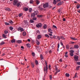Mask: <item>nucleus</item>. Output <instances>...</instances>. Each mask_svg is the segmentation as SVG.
<instances>
[{"instance_id": "obj_1", "label": "nucleus", "mask_w": 80, "mask_h": 80, "mask_svg": "<svg viewBox=\"0 0 80 80\" xmlns=\"http://www.w3.org/2000/svg\"><path fill=\"white\" fill-rule=\"evenodd\" d=\"M45 62L46 65V67H44V70L45 72L46 70V72L47 73V70H48V65H47V61H45Z\"/></svg>"}, {"instance_id": "obj_2", "label": "nucleus", "mask_w": 80, "mask_h": 80, "mask_svg": "<svg viewBox=\"0 0 80 80\" xmlns=\"http://www.w3.org/2000/svg\"><path fill=\"white\" fill-rule=\"evenodd\" d=\"M48 3H46L43 5V7L44 8L48 7Z\"/></svg>"}, {"instance_id": "obj_3", "label": "nucleus", "mask_w": 80, "mask_h": 80, "mask_svg": "<svg viewBox=\"0 0 80 80\" xmlns=\"http://www.w3.org/2000/svg\"><path fill=\"white\" fill-rule=\"evenodd\" d=\"M36 49H37L39 52H42V49L40 48V47H36Z\"/></svg>"}, {"instance_id": "obj_4", "label": "nucleus", "mask_w": 80, "mask_h": 80, "mask_svg": "<svg viewBox=\"0 0 80 80\" xmlns=\"http://www.w3.org/2000/svg\"><path fill=\"white\" fill-rule=\"evenodd\" d=\"M36 27L38 28H40V27H42V23H39L37 24L36 25Z\"/></svg>"}, {"instance_id": "obj_5", "label": "nucleus", "mask_w": 80, "mask_h": 80, "mask_svg": "<svg viewBox=\"0 0 80 80\" xmlns=\"http://www.w3.org/2000/svg\"><path fill=\"white\" fill-rule=\"evenodd\" d=\"M37 12L35 11L34 13H32L31 14V17H34L35 15H37Z\"/></svg>"}, {"instance_id": "obj_6", "label": "nucleus", "mask_w": 80, "mask_h": 80, "mask_svg": "<svg viewBox=\"0 0 80 80\" xmlns=\"http://www.w3.org/2000/svg\"><path fill=\"white\" fill-rule=\"evenodd\" d=\"M18 31H19V32H23V31H24L25 29H24L22 28H21V27H19L18 29Z\"/></svg>"}, {"instance_id": "obj_7", "label": "nucleus", "mask_w": 80, "mask_h": 80, "mask_svg": "<svg viewBox=\"0 0 80 80\" xmlns=\"http://www.w3.org/2000/svg\"><path fill=\"white\" fill-rule=\"evenodd\" d=\"M18 3V1H17V0H14L13 2V5H16Z\"/></svg>"}, {"instance_id": "obj_8", "label": "nucleus", "mask_w": 80, "mask_h": 80, "mask_svg": "<svg viewBox=\"0 0 80 80\" xmlns=\"http://www.w3.org/2000/svg\"><path fill=\"white\" fill-rule=\"evenodd\" d=\"M74 59L75 60L77 61L78 60V56L76 55L74 57Z\"/></svg>"}, {"instance_id": "obj_9", "label": "nucleus", "mask_w": 80, "mask_h": 80, "mask_svg": "<svg viewBox=\"0 0 80 80\" xmlns=\"http://www.w3.org/2000/svg\"><path fill=\"white\" fill-rule=\"evenodd\" d=\"M23 10H24V11L27 12L28 10V8L26 7H24L23 8Z\"/></svg>"}, {"instance_id": "obj_10", "label": "nucleus", "mask_w": 80, "mask_h": 80, "mask_svg": "<svg viewBox=\"0 0 80 80\" xmlns=\"http://www.w3.org/2000/svg\"><path fill=\"white\" fill-rule=\"evenodd\" d=\"M48 32H49L50 33L52 34L53 33V32H52V30L51 28H49L48 29Z\"/></svg>"}, {"instance_id": "obj_11", "label": "nucleus", "mask_w": 80, "mask_h": 80, "mask_svg": "<svg viewBox=\"0 0 80 80\" xmlns=\"http://www.w3.org/2000/svg\"><path fill=\"white\" fill-rule=\"evenodd\" d=\"M77 75H78V74H77V73H75L74 76L73 77V78H78V76Z\"/></svg>"}, {"instance_id": "obj_12", "label": "nucleus", "mask_w": 80, "mask_h": 80, "mask_svg": "<svg viewBox=\"0 0 80 80\" xmlns=\"http://www.w3.org/2000/svg\"><path fill=\"white\" fill-rule=\"evenodd\" d=\"M57 40H60L61 38H60V36H56V39Z\"/></svg>"}, {"instance_id": "obj_13", "label": "nucleus", "mask_w": 80, "mask_h": 80, "mask_svg": "<svg viewBox=\"0 0 80 80\" xmlns=\"http://www.w3.org/2000/svg\"><path fill=\"white\" fill-rule=\"evenodd\" d=\"M5 10H6L7 11H11V9H10V8H5Z\"/></svg>"}, {"instance_id": "obj_14", "label": "nucleus", "mask_w": 80, "mask_h": 80, "mask_svg": "<svg viewBox=\"0 0 80 80\" xmlns=\"http://www.w3.org/2000/svg\"><path fill=\"white\" fill-rule=\"evenodd\" d=\"M79 46L78 45H75L74 46V48H78Z\"/></svg>"}, {"instance_id": "obj_15", "label": "nucleus", "mask_w": 80, "mask_h": 80, "mask_svg": "<svg viewBox=\"0 0 80 80\" xmlns=\"http://www.w3.org/2000/svg\"><path fill=\"white\" fill-rule=\"evenodd\" d=\"M59 47H60V44L59 43H58V48L57 49V50L58 52V51H59V49L58 48H59Z\"/></svg>"}, {"instance_id": "obj_16", "label": "nucleus", "mask_w": 80, "mask_h": 80, "mask_svg": "<svg viewBox=\"0 0 80 80\" xmlns=\"http://www.w3.org/2000/svg\"><path fill=\"white\" fill-rule=\"evenodd\" d=\"M37 37L38 39H40V38H42V36H41V35H38Z\"/></svg>"}, {"instance_id": "obj_17", "label": "nucleus", "mask_w": 80, "mask_h": 80, "mask_svg": "<svg viewBox=\"0 0 80 80\" xmlns=\"http://www.w3.org/2000/svg\"><path fill=\"white\" fill-rule=\"evenodd\" d=\"M36 2L37 4V5H38V4H39V3H40V1L38 0H36Z\"/></svg>"}, {"instance_id": "obj_18", "label": "nucleus", "mask_w": 80, "mask_h": 80, "mask_svg": "<svg viewBox=\"0 0 80 80\" xmlns=\"http://www.w3.org/2000/svg\"><path fill=\"white\" fill-rule=\"evenodd\" d=\"M71 39L73 40H77V39L75 38L71 37Z\"/></svg>"}, {"instance_id": "obj_19", "label": "nucleus", "mask_w": 80, "mask_h": 80, "mask_svg": "<svg viewBox=\"0 0 80 80\" xmlns=\"http://www.w3.org/2000/svg\"><path fill=\"white\" fill-rule=\"evenodd\" d=\"M63 2H60L58 4V6H60V5H62Z\"/></svg>"}, {"instance_id": "obj_20", "label": "nucleus", "mask_w": 80, "mask_h": 80, "mask_svg": "<svg viewBox=\"0 0 80 80\" xmlns=\"http://www.w3.org/2000/svg\"><path fill=\"white\" fill-rule=\"evenodd\" d=\"M5 43L3 41H2L0 43V45H4V44Z\"/></svg>"}, {"instance_id": "obj_21", "label": "nucleus", "mask_w": 80, "mask_h": 80, "mask_svg": "<svg viewBox=\"0 0 80 80\" xmlns=\"http://www.w3.org/2000/svg\"><path fill=\"white\" fill-rule=\"evenodd\" d=\"M65 75L67 77H70V74H69L68 73H66Z\"/></svg>"}, {"instance_id": "obj_22", "label": "nucleus", "mask_w": 80, "mask_h": 80, "mask_svg": "<svg viewBox=\"0 0 80 80\" xmlns=\"http://www.w3.org/2000/svg\"><path fill=\"white\" fill-rule=\"evenodd\" d=\"M35 64L36 65H38V61H37V60H36L35 61Z\"/></svg>"}, {"instance_id": "obj_23", "label": "nucleus", "mask_w": 80, "mask_h": 80, "mask_svg": "<svg viewBox=\"0 0 80 80\" xmlns=\"http://www.w3.org/2000/svg\"><path fill=\"white\" fill-rule=\"evenodd\" d=\"M11 42L12 43H15V39H12L11 40Z\"/></svg>"}, {"instance_id": "obj_24", "label": "nucleus", "mask_w": 80, "mask_h": 80, "mask_svg": "<svg viewBox=\"0 0 80 80\" xmlns=\"http://www.w3.org/2000/svg\"><path fill=\"white\" fill-rule=\"evenodd\" d=\"M26 46L27 47L29 48V47H30V44H27L26 45Z\"/></svg>"}, {"instance_id": "obj_25", "label": "nucleus", "mask_w": 80, "mask_h": 80, "mask_svg": "<svg viewBox=\"0 0 80 80\" xmlns=\"http://www.w3.org/2000/svg\"><path fill=\"white\" fill-rule=\"evenodd\" d=\"M47 25L45 24L43 26V28L44 29H46V28H47Z\"/></svg>"}, {"instance_id": "obj_26", "label": "nucleus", "mask_w": 80, "mask_h": 80, "mask_svg": "<svg viewBox=\"0 0 80 80\" xmlns=\"http://www.w3.org/2000/svg\"><path fill=\"white\" fill-rule=\"evenodd\" d=\"M23 36H25V35H26V32H25L24 31L23 32Z\"/></svg>"}, {"instance_id": "obj_27", "label": "nucleus", "mask_w": 80, "mask_h": 80, "mask_svg": "<svg viewBox=\"0 0 80 80\" xmlns=\"http://www.w3.org/2000/svg\"><path fill=\"white\" fill-rule=\"evenodd\" d=\"M56 2H57L56 1V0H53V3L54 5H56V3H57Z\"/></svg>"}, {"instance_id": "obj_28", "label": "nucleus", "mask_w": 80, "mask_h": 80, "mask_svg": "<svg viewBox=\"0 0 80 80\" xmlns=\"http://www.w3.org/2000/svg\"><path fill=\"white\" fill-rule=\"evenodd\" d=\"M60 37H61V39H62V40H65V38H64V37H63V36H61Z\"/></svg>"}, {"instance_id": "obj_29", "label": "nucleus", "mask_w": 80, "mask_h": 80, "mask_svg": "<svg viewBox=\"0 0 80 80\" xmlns=\"http://www.w3.org/2000/svg\"><path fill=\"white\" fill-rule=\"evenodd\" d=\"M17 42L18 43H22V41H21V40H18V41H17Z\"/></svg>"}, {"instance_id": "obj_30", "label": "nucleus", "mask_w": 80, "mask_h": 80, "mask_svg": "<svg viewBox=\"0 0 80 80\" xmlns=\"http://www.w3.org/2000/svg\"><path fill=\"white\" fill-rule=\"evenodd\" d=\"M54 67H55V70H58V68H57V65H55L54 66Z\"/></svg>"}, {"instance_id": "obj_31", "label": "nucleus", "mask_w": 80, "mask_h": 80, "mask_svg": "<svg viewBox=\"0 0 80 80\" xmlns=\"http://www.w3.org/2000/svg\"><path fill=\"white\" fill-rule=\"evenodd\" d=\"M32 64V68H33V67H34V63L33 62H32L31 63Z\"/></svg>"}, {"instance_id": "obj_32", "label": "nucleus", "mask_w": 80, "mask_h": 80, "mask_svg": "<svg viewBox=\"0 0 80 80\" xmlns=\"http://www.w3.org/2000/svg\"><path fill=\"white\" fill-rule=\"evenodd\" d=\"M42 15H38L37 17L39 18H40V17H42Z\"/></svg>"}, {"instance_id": "obj_33", "label": "nucleus", "mask_w": 80, "mask_h": 80, "mask_svg": "<svg viewBox=\"0 0 80 80\" xmlns=\"http://www.w3.org/2000/svg\"><path fill=\"white\" fill-rule=\"evenodd\" d=\"M17 7H19L20 5V3L19 2L17 4Z\"/></svg>"}, {"instance_id": "obj_34", "label": "nucleus", "mask_w": 80, "mask_h": 80, "mask_svg": "<svg viewBox=\"0 0 80 80\" xmlns=\"http://www.w3.org/2000/svg\"><path fill=\"white\" fill-rule=\"evenodd\" d=\"M40 58L41 60H42V59H43V56H42V55H40Z\"/></svg>"}, {"instance_id": "obj_35", "label": "nucleus", "mask_w": 80, "mask_h": 80, "mask_svg": "<svg viewBox=\"0 0 80 80\" xmlns=\"http://www.w3.org/2000/svg\"><path fill=\"white\" fill-rule=\"evenodd\" d=\"M70 55L71 56V57H73V53H70Z\"/></svg>"}, {"instance_id": "obj_36", "label": "nucleus", "mask_w": 80, "mask_h": 80, "mask_svg": "<svg viewBox=\"0 0 80 80\" xmlns=\"http://www.w3.org/2000/svg\"><path fill=\"white\" fill-rule=\"evenodd\" d=\"M76 7H77V8H78V9L79 8H80V5H77L76 6Z\"/></svg>"}, {"instance_id": "obj_37", "label": "nucleus", "mask_w": 80, "mask_h": 80, "mask_svg": "<svg viewBox=\"0 0 80 80\" xmlns=\"http://www.w3.org/2000/svg\"><path fill=\"white\" fill-rule=\"evenodd\" d=\"M49 78L50 80H52V75H50L49 76Z\"/></svg>"}, {"instance_id": "obj_38", "label": "nucleus", "mask_w": 80, "mask_h": 80, "mask_svg": "<svg viewBox=\"0 0 80 80\" xmlns=\"http://www.w3.org/2000/svg\"><path fill=\"white\" fill-rule=\"evenodd\" d=\"M9 22L10 23H11V24H13V21H10Z\"/></svg>"}, {"instance_id": "obj_39", "label": "nucleus", "mask_w": 80, "mask_h": 80, "mask_svg": "<svg viewBox=\"0 0 80 80\" xmlns=\"http://www.w3.org/2000/svg\"><path fill=\"white\" fill-rule=\"evenodd\" d=\"M2 37H3V38H6V35H5L3 34L2 35Z\"/></svg>"}, {"instance_id": "obj_40", "label": "nucleus", "mask_w": 80, "mask_h": 80, "mask_svg": "<svg viewBox=\"0 0 80 80\" xmlns=\"http://www.w3.org/2000/svg\"><path fill=\"white\" fill-rule=\"evenodd\" d=\"M30 22L31 23H34V21L32 19H31L30 20Z\"/></svg>"}, {"instance_id": "obj_41", "label": "nucleus", "mask_w": 80, "mask_h": 80, "mask_svg": "<svg viewBox=\"0 0 80 80\" xmlns=\"http://www.w3.org/2000/svg\"><path fill=\"white\" fill-rule=\"evenodd\" d=\"M45 37H47V38H49V36L48 35V34H46L45 35Z\"/></svg>"}, {"instance_id": "obj_42", "label": "nucleus", "mask_w": 80, "mask_h": 80, "mask_svg": "<svg viewBox=\"0 0 80 80\" xmlns=\"http://www.w3.org/2000/svg\"><path fill=\"white\" fill-rule=\"evenodd\" d=\"M9 29L11 30H13V27H9Z\"/></svg>"}, {"instance_id": "obj_43", "label": "nucleus", "mask_w": 80, "mask_h": 80, "mask_svg": "<svg viewBox=\"0 0 80 80\" xmlns=\"http://www.w3.org/2000/svg\"><path fill=\"white\" fill-rule=\"evenodd\" d=\"M36 43L38 45H40V42H38V41H37L36 42Z\"/></svg>"}, {"instance_id": "obj_44", "label": "nucleus", "mask_w": 80, "mask_h": 80, "mask_svg": "<svg viewBox=\"0 0 80 80\" xmlns=\"http://www.w3.org/2000/svg\"><path fill=\"white\" fill-rule=\"evenodd\" d=\"M80 66H78L76 68V70H79L80 68Z\"/></svg>"}, {"instance_id": "obj_45", "label": "nucleus", "mask_w": 80, "mask_h": 80, "mask_svg": "<svg viewBox=\"0 0 80 80\" xmlns=\"http://www.w3.org/2000/svg\"><path fill=\"white\" fill-rule=\"evenodd\" d=\"M76 63L77 65H80V62H77Z\"/></svg>"}, {"instance_id": "obj_46", "label": "nucleus", "mask_w": 80, "mask_h": 80, "mask_svg": "<svg viewBox=\"0 0 80 80\" xmlns=\"http://www.w3.org/2000/svg\"><path fill=\"white\" fill-rule=\"evenodd\" d=\"M70 53H74V51L72 50H71L70 51Z\"/></svg>"}, {"instance_id": "obj_47", "label": "nucleus", "mask_w": 80, "mask_h": 80, "mask_svg": "<svg viewBox=\"0 0 80 80\" xmlns=\"http://www.w3.org/2000/svg\"><path fill=\"white\" fill-rule=\"evenodd\" d=\"M32 8H30L29 9V12H31V11H32Z\"/></svg>"}, {"instance_id": "obj_48", "label": "nucleus", "mask_w": 80, "mask_h": 80, "mask_svg": "<svg viewBox=\"0 0 80 80\" xmlns=\"http://www.w3.org/2000/svg\"><path fill=\"white\" fill-rule=\"evenodd\" d=\"M33 3V0L30 1V3Z\"/></svg>"}, {"instance_id": "obj_49", "label": "nucleus", "mask_w": 80, "mask_h": 80, "mask_svg": "<svg viewBox=\"0 0 80 80\" xmlns=\"http://www.w3.org/2000/svg\"><path fill=\"white\" fill-rule=\"evenodd\" d=\"M38 8H39L40 10H42V8L41 7L39 6Z\"/></svg>"}, {"instance_id": "obj_50", "label": "nucleus", "mask_w": 80, "mask_h": 80, "mask_svg": "<svg viewBox=\"0 0 80 80\" xmlns=\"http://www.w3.org/2000/svg\"><path fill=\"white\" fill-rule=\"evenodd\" d=\"M32 54L33 57H34L35 56V53H34V52H32Z\"/></svg>"}, {"instance_id": "obj_51", "label": "nucleus", "mask_w": 80, "mask_h": 80, "mask_svg": "<svg viewBox=\"0 0 80 80\" xmlns=\"http://www.w3.org/2000/svg\"><path fill=\"white\" fill-rule=\"evenodd\" d=\"M53 38H56H56H57V36H55V35H53Z\"/></svg>"}, {"instance_id": "obj_52", "label": "nucleus", "mask_w": 80, "mask_h": 80, "mask_svg": "<svg viewBox=\"0 0 80 80\" xmlns=\"http://www.w3.org/2000/svg\"><path fill=\"white\" fill-rule=\"evenodd\" d=\"M33 20H37V18H32Z\"/></svg>"}, {"instance_id": "obj_53", "label": "nucleus", "mask_w": 80, "mask_h": 80, "mask_svg": "<svg viewBox=\"0 0 80 80\" xmlns=\"http://www.w3.org/2000/svg\"><path fill=\"white\" fill-rule=\"evenodd\" d=\"M22 15V14H19V15H18V16H19V17H21Z\"/></svg>"}, {"instance_id": "obj_54", "label": "nucleus", "mask_w": 80, "mask_h": 80, "mask_svg": "<svg viewBox=\"0 0 80 80\" xmlns=\"http://www.w3.org/2000/svg\"><path fill=\"white\" fill-rule=\"evenodd\" d=\"M5 34H7V33H8V31H5Z\"/></svg>"}, {"instance_id": "obj_55", "label": "nucleus", "mask_w": 80, "mask_h": 80, "mask_svg": "<svg viewBox=\"0 0 80 80\" xmlns=\"http://www.w3.org/2000/svg\"><path fill=\"white\" fill-rule=\"evenodd\" d=\"M53 27L54 28H57V26L55 25H53Z\"/></svg>"}, {"instance_id": "obj_56", "label": "nucleus", "mask_w": 80, "mask_h": 80, "mask_svg": "<svg viewBox=\"0 0 80 80\" xmlns=\"http://www.w3.org/2000/svg\"><path fill=\"white\" fill-rule=\"evenodd\" d=\"M5 24L6 25H9V24L7 22H5Z\"/></svg>"}, {"instance_id": "obj_57", "label": "nucleus", "mask_w": 80, "mask_h": 80, "mask_svg": "<svg viewBox=\"0 0 80 80\" xmlns=\"http://www.w3.org/2000/svg\"><path fill=\"white\" fill-rule=\"evenodd\" d=\"M60 71V70H56V72H57L58 73V72H59Z\"/></svg>"}, {"instance_id": "obj_58", "label": "nucleus", "mask_w": 80, "mask_h": 80, "mask_svg": "<svg viewBox=\"0 0 80 80\" xmlns=\"http://www.w3.org/2000/svg\"><path fill=\"white\" fill-rule=\"evenodd\" d=\"M48 35H50V36H53V35H52V33L50 34V33H48Z\"/></svg>"}, {"instance_id": "obj_59", "label": "nucleus", "mask_w": 80, "mask_h": 80, "mask_svg": "<svg viewBox=\"0 0 80 80\" xmlns=\"http://www.w3.org/2000/svg\"><path fill=\"white\" fill-rule=\"evenodd\" d=\"M60 44L62 45V46H63V43H62V42H60Z\"/></svg>"}, {"instance_id": "obj_60", "label": "nucleus", "mask_w": 80, "mask_h": 80, "mask_svg": "<svg viewBox=\"0 0 80 80\" xmlns=\"http://www.w3.org/2000/svg\"><path fill=\"white\" fill-rule=\"evenodd\" d=\"M59 62H62V60L61 59H60L59 60Z\"/></svg>"}, {"instance_id": "obj_61", "label": "nucleus", "mask_w": 80, "mask_h": 80, "mask_svg": "<svg viewBox=\"0 0 80 80\" xmlns=\"http://www.w3.org/2000/svg\"><path fill=\"white\" fill-rule=\"evenodd\" d=\"M51 47L52 48V49H53V48H54V46H53V45H52L51 46Z\"/></svg>"}, {"instance_id": "obj_62", "label": "nucleus", "mask_w": 80, "mask_h": 80, "mask_svg": "<svg viewBox=\"0 0 80 80\" xmlns=\"http://www.w3.org/2000/svg\"><path fill=\"white\" fill-rule=\"evenodd\" d=\"M49 53H52V51L50 50L49 51Z\"/></svg>"}, {"instance_id": "obj_63", "label": "nucleus", "mask_w": 80, "mask_h": 80, "mask_svg": "<svg viewBox=\"0 0 80 80\" xmlns=\"http://www.w3.org/2000/svg\"><path fill=\"white\" fill-rule=\"evenodd\" d=\"M65 56L66 57H68V55L67 54H65Z\"/></svg>"}, {"instance_id": "obj_64", "label": "nucleus", "mask_w": 80, "mask_h": 80, "mask_svg": "<svg viewBox=\"0 0 80 80\" xmlns=\"http://www.w3.org/2000/svg\"><path fill=\"white\" fill-rule=\"evenodd\" d=\"M66 48H67V49H68V46H66Z\"/></svg>"}]
</instances>
